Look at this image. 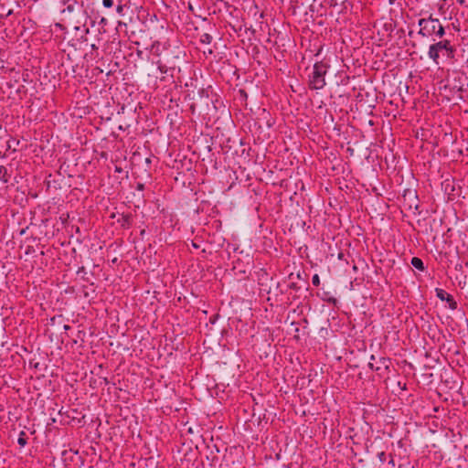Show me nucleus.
I'll return each mask as SVG.
<instances>
[{"label":"nucleus","instance_id":"obj_6","mask_svg":"<svg viewBox=\"0 0 468 468\" xmlns=\"http://www.w3.org/2000/svg\"><path fill=\"white\" fill-rule=\"evenodd\" d=\"M117 222L123 229H129L133 225V215L130 213H128V214L122 213L119 215V217L117 218Z\"/></svg>","mask_w":468,"mask_h":468},{"label":"nucleus","instance_id":"obj_11","mask_svg":"<svg viewBox=\"0 0 468 468\" xmlns=\"http://www.w3.org/2000/svg\"><path fill=\"white\" fill-rule=\"evenodd\" d=\"M212 39V36L208 33H204L200 36V42L203 44H210Z\"/></svg>","mask_w":468,"mask_h":468},{"label":"nucleus","instance_id":"obj_21","mask_svg":"<svg viewBox=\"0 0 468 468\" xmlns=\"http://www.w3.org/2000/svg\"><path fill=\"white\" fill-rule=\"evenodd\" d=\"M117 13L122 14L123 11V5H119L116 8Z\"/></svg>","mask_w":468,"mask_h":468},{"label":"nucleus","instance_id":"obj_17","mask_svg":"<svg viewBox=\"0 0 468 468\" xmlns=\"http://www.w3.org/2000/svg\"><path fill=\"white\" fill-rule=\"evenodd\" d=\"M368 367L370 369L374 370V371H378L380 370V366H375L373 363H368Z\"/></svg>","mask_w":468,"mask_h":468},{"label":"nucleus","instance_id":"obj_9","mask_svg":"<svg viewBox=\"0 0 468 468\" xmlns=\"http://www.w3.org/2000/svg\"><path fill=\"white\" fill-rule=\"evenodd\" d=\"M9 175L7 172L6 167L1 165L0 166V181H3L4 183H7L9 180Z\"/></svg>","mask_w":468,"mask_h":468},{"label":"nucleus","instance_id":"obj_5","mask_svg":"<svg viewBox=\"0 0 468 468\" xmlns=\"http://www.w3.org/2000/svg\"><path fill=\"white\" fill-rule=\"evenodd\" d=\"M207 449L208 453L207 454L206 458L207 461L210 462V465L213 466L218 461V453L219 452V449L218 448L217 445H213L212 447L207 446Z\"/></svg>","mask_w":468,"mask_h":468},{"label":"nucleus","instance_id":"obj_31","mask_svg":"<svg viewBox=\"0 0 468 468\" xmlns=\"http://www.w3.org/2000/svg\"><path fill=\"white\" fill-rule=\"evenodd\" d=\"M409 36H410V37H412V36H413V31H411V30H410V31L409 32Z\"/></svg>","mask_w":468,"mask_h":468},{"label":"nucleus","instance_id":"obj_22","mask_svg":"<svg viewBox=\"0 0 468 468\" xmlns=\"http://www.w3.org/2000/svg\"><path fill=\"white\" fill-rule=\"evenodd\" d=\"M191 245H192V247L194 249H198L199 248V245L196 241H194V240H192Z\"/></svg>","mask_w":468,"mask_h":468},{"label":"nucleus","instance_id":"obj_27","mask_svg":"<svg viewBox=\"0 0 468 468\" xmlns=\"http://www.w3.org/2000/svg\"><path fill=\"white\" fill-rule=\"evenodd\" d=\"M328 302H329V303H333L334 304H335V303H336V299H335V298H330V299L328 300Z\"/></svg>","mask_w":468,"mask_h":468},{"label":"nucleus","instance_id":"obj_33","mask_svg":"<svg viewBox=\"0 0 468 468\" xmlns=\"http://www.w3.org/2000/svg\"><path fill=\"white\" fill-rule=\"evenodd\" d=\"M411 47H412V48H415V47H416V43H414V42H413V43H411Z\"/></svg>","mask_w":468,"mask_h":468},{"label":"nucleus","instance_id":"obj_29","mask_svg":"<svg viewBox=\"0 0 468 468\" xmlns=\"http://www.w3.org/2000/svg\"><path fill=\"white\" fill-rule=\"evenodd\" d=\"M68 10H69V11H72V10H73V6H72L71 5H69L68 6Z\"/></svg>","mask_w":468,"mask_h":468},{"label":"nucleus","instance_id":"obj_34","mask_svg":"<svg viewBox=\"0 0 468 468\" xmlns=\"http://www.w3.org/2000/svg\"><path fill=\"white\" fill-rule=\"evenodd\" d=\"M150 159L149 158H146V163H150Z\"/></svg>","mask_w":468,"mask_h":468},{"label":"nucleus","instance_id":"obj_4","mask_svg":"<svg viewBox=\"0 0 468 468\" xmlns=\"http://www.w3.org/2000/svg\"><path fill=\"white\" fill-rule=\"evenodd\" d=\"M436 296L442 302H446L449 304V308L451 310H456L458 307L457 302L454 300L452 295L449 294L443 289L436 288L435 289Z\"/></svg>","mask_w":468,"mask_h":468},{"label":"nucleus","instance_id":"obj_26","mask_svg":"<svg viewBox=\"0 0 468 468\" xmlns=\"http://www.w3.org/2000/svg\"><path fill=\"white\" fill-rule=\"evenodd\" d=\"M80 272H85V268L84 267L79 268L78 273H80Z\"/></svg>","mask_w":468,"mask_h":468},{"label":"nucleus","instance_id":"obj_14","mask_svg":"<svg viewBox=\"0 0 468 468\" xmlns=\"http://www.w3.org/2000/svg\"><path fill=\"white\" fill-rule=\"evenodd\" d=\"M102 5L106 8H110L113 5V0H102Z\"/></svg>","mask_w":468,"mask_h":468},{"label":"nucleus","instance_id":"obj_10","mask_svg":"<svg viewBox=\"0 0 468 468\" xmlns=\"http://www.w3.org/2000/svg\"><path fill=\"white\" fill-rule=\"evenodd\" d=\"M17 443L21 446V447H24L27 445V433L25 431H20L19 433V437H18V440H17Z\"/></svg>","mask_w":468,"mask_h":468},{"label":"nucleus","instance_id":"obj_7","mask_svg":"<svg viewBox=\"0 0 468 468\" xmlns=\"http://www.w3.org/2000/svg\"><path fill=\"white\" fill-rule=\"evenodd\" d=\"M411 265L420 271H425V266H424V263L422 261V260L420 258H418V257H413L411 259V261H410Z\"/></svg>","mask_w":468,"mask_h":468},{"label":"nucleus","instance_id":"obj_16","mask_svg":"<svg viewBox=\"0 0 468 468\" xmlns=\"http://www.w3.org/2000/svg\"><path fill=\"white\" fill-rule=\"evenodd\" d=\"M239 97L242 99V100H247L248 98V94L247 92L245 91V90H239Z\"/></svg>","mask_w":468,"mask_h":468},{"label":"nucleus","instance_id":"obj_25","mask_svg":"<svg viewBox=\"0 0 468 468\" xmlns=\"http://www.w3.org/2000/svg\"><path fill=\"white\" fill-rule=\"evenodd\" d=\"M115 172H117V173H122V169L121 167H119V166H116V167H115Z\"/></svg>","mask_w":468,"mask_h":468},{"label":"nucleus","instance_id":"obj_19","mask_svg":"<svg viewBox=\"0 0 468 468\" xmlns=\"http://www.w3.org/2000/svg\"><path fill=\"white\" fill-rule=\"evenodd\" d=\"M144 184H143V183H137V185H136V190H138V191H144Z\"/></svg>","mask_w":468,"mask_h":468},{"label":"nucleus","instance_id":"obj_1","mask_svg":"<svg viewBox=\"0 0 468 468\" xmlns=\"http://www.w3.org/2000/svg\"><path fill=\"white\" fill-rule=\"evenodd\" d=\"M418 25L420 27L418 34L424 37H432L435 40L436 37L441 38L445 35L444 27L431 14L426 18H420Z\"/></svg>","mask_w":468,"mask_h":468},{"label":"nucleus","instance_id":"obj_30","mask_svg":"<svg viewBox=\"0 0 468 468\" xmlns=\"http://www.w3.org/2000/svg\"><path fill=\"white\" fill-rule=\"evenodd\" d=\"M97 48H97V46H96L95 44H92V45H91V49H97Z\"/></svg>","mask_w":468,"mask_h":468},{"label":"nucleus","instance_id":"obj_32","mask_svg":"<svg viewBox=\"0 0 468 468\" xmlns=\"http://www.w3.org/2000/svg\"><path fill=\"white\" fill-rule=\"evenodd\" d=\"M370 360H375V356H374V355H372V356H370Z\"/></svg>","mask_w":468,"mask_h":468},{"label":"nucleus","instance_id":"obj_23","mask_svg":"<svg viewBox=\"0 0 468 468\" xmlns=\"http://www.w3.org/2000/svg\"><path fill=\"white\" fill-rule=\"evenodd\" d=\"M12 13H13V10H11V9H10V10H8V11L6 12V14L5 15V16H9ZM1 16H4V15L2 14V15H1Z\"/></svg>","mask_w":468,"mask_h":468},{"label":"nucleus","instance_id":"obj_15","mask_svg":"<svg viewBox=\"0 0 468 468\" xmlns=\"http://www.w3.org/2000/svg\"><path fill=\"white\" fill-rule=\"evenodd\" d=\"M386 456L387 454L385 452H380L378 453V457L381 463H384L386 461Z\"/></svg>","mask_w":468,"mask_h":468},{"label":"nucleus","instance_id":"obj_3","mask_svg":"<svg viewBox=\"0 0 468 468\" xmlns=\"http://www.w3.org/2000/svg\"><path fill=\"white\" fill-rule=\"evenodd\" d=\"M448 46V39L440 40L436 43L431 44L429 47L428 56L436 64L439 65L440 52L446 50Z\"/></svg>","mask_w":468,"mask_h":468},{"label":"nucleus","instance_id":"obj_18","mask_svg":"<svg viewBox=\"0 0 468 468\" xmlns=\"http://www.w3.org/2000/svg\"><path fill=\"white\" fill-rule=\"evenodd\" d=\"M158 69L162 72V73H166L167 72V68L165 65H163V64H159L158 65Z\"/></svg>","mask_w":468,"mask_h":468},{"label":"nucleus","instance_id":"obj_24","mask_svg":"<svg viewBox=\"0 0 468 468\" xmlns=\"http://www.w3.org/2000/svg\"><path fill=\"white\" fill-rule=\"evenodd\" d=\"M290 288L294 289V290L298 289L296 283H293V282L290 284Z\"/></svg>","mask_w":468,"mask_h":468},{"label":"nucleus","instance_id":"obj_20","mask_svg":"<svg viewBox=\"0 0 468 468\" xmlns=\"http://www.w3.org/2000/svg\"><path fill=\"white\" fill-rule=\"evenodd\" d=\"M389 457H390V460L388 461V465H391L392 467H394L395 466L394 458L391 454L389 455Z\"/></svg>","mask_w":468,"mask_h":468},{"label":"nucleus","instance_id":"obj_13","mask_svg":"<svg viewBox=\"0 0 468 468\" xmlns=\"http://www.w3.org/2000/svg\"><path fill=\"white\" fill-rule=\"evenodd\" d=\"M312 282L314 286H319L320 284V278L318 274H314L312 278Z\"/></svg>","mask_w":468,"mask_h":468},{"label":"nucleus","instance_id":"obj_12","mask_svg":"<svg viewBox=\"0 0 468 468\" xmlns=\"http://www.w3.org/2000/svg\"><path fill=\"white\" fill-rule=\"evenodd\" d=\"M389 362H390L389 358H387V357H380L379 358V364L381 366H383L386 369H388Z\"/></svg>","mask_w":468,"mask_h":468},{"label":"nucleus","instance_id":"obj_28","mask_svg":"<svg viewBox=\"0 0 468 468\" xmlns=\"http://www.w3.org/2000/svg\"><path fill=\"white\" fill-rule=\"evenodd\" d=\"M71 327L69 325V324H65L64 325V330L67 331V330H69Z\"/></svg>","mask_w":468,"mask_h":468},{"label":"nucleus","instance_id":"obj_2","mask_svg":"<svg viewBox=\"0 0 468 468\" xmlns=\"http://www.w3.org/2000/svg\"><path fill=\"white\" fill-rule=\"evenodd\" d=\"M329 65L324 61H316L309 80V86L313 90L323 89L325 85L324 76L327 73Z\"/></svg>","mask_w":468,"mask_h":468},{"label":"nucleus","instance_id":"obj_35","mask_svg":"<svg viewBox=\"0 0 468 468\" xmlns=\"http://www.w3.org/2000/svg\"><path fill=\"white\" fill-rule=\"evenodd\" d=\"M313 2H315L316 0H312Z\"/></svg>","mask_w":468,"mask_h":468},{"label":"nucleus","instance_id":"obj_8","mask_svg":"<svg viewBox=\"0 0 468 468\" xmlns=\"http://www.w3.org/2000/svg\"><path fill=\"white\" fill-rule=\"evenodd\" d=\"M445 52H446L447 58H449L451 59L453 58L455 56L456 48L451 44L450 40H448V46L446 48Z\"/></svg>","mask_w":468,"mask_h":468}]
</instances>
